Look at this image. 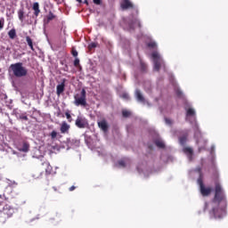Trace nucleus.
Here are the masks:
<instances>
[{"label":"nucleus","instance_id":"34","mask_svg":"<svg viewBox=\"0 0 228 228\" xmlns=\"http://www.w3.org/2000/svg\"><path fill=\"white\" fill-rule=\"evenodd\" d=\"M20 120H28V116L26 115V113L21 114V115H20Z\"/></svg>","mask_w":228,"mask_h":228},{"label":"nucleus","instance_id":"2","mask_svg":"<svg viewBox=\"0 0 228 228\" xmlns=\"http://www.w3.org/2000/svg\"><path fill=\"white\" fill-rule=\"evenodd\" d=\"M9 69L12 71L14 77H26L28 76V68L24 67L22 62L11 64Z\"/></svg>","mask_w":228,"mask_h":228},{"label":"nucleus","instance_id":"38","mask_svg":"<svg viewBox=\"0 0 228 228\" xmlns=\"http://www.w3.org/2000/svg\"><path fill=\"white\" fill-rule=\"evenodd\" d=\"M176 95H177L178 97H183V92L177 90V91H176Z\"/></svg>","mask_w":228,"mask_h":228},{"label":"nucleus","instance_id":"15","mask_svg":"<svg viewBox=\"0 0 228 228\" xmlns=\"http://www.w3.org/2000/svg\"><path fill=\"white\" fill-rule=\"evenodd\" d=\"M187 142H188V132H186L183 135L179 137V143L180 145H183V147L186 145Z\"/></svg>","mask_w":228,"mask_h":228},{"label":"nucleus","instance_id":"11","mask_svg":"<svg viewBox=\"0 0 228 228\" xmlns=\"http://www.w3.org/2000/svg\"><path fill=\"white\" fill-rule=\"evenodd\" d=\"M13 213H14L13 208L4 207L2 215H4L7 216V218H10L13 216Z\"/></svg>","mask_w":228,"mask_h":228},{"label":"nucleus","instance_id":"26","mask_svg":"<svg viewBox=\"0 0 228 228\" xmlns=\"http://www.w3.org/2000/svg\"><path fill=\"white\" fill-rule=\"evenodd\" d=\"M98 45H99V44H97V43H90L88 45V50L92 51L93 49H95V47H97Z\"/></svg>","mask_w":228,"mask_h":228},{"label":"nucleus","instance_id":"42","mask_svg":"<svg viewBox=\"0 0 228 228\" xmlns=\"http://www.w3.org/2000/svg\"><path fill=\"white\" fill-rule=\"evenodd\" d=\"M4 194H0V200H4Z\"/></svg>","mask_w":228,"mask_h":228},{"label":"nucleus","instance_id":"24","mask_svg":"<svg viewBox=\"0 0 228 228\" xmlns=\"http://www.w3.org/2000/svg\"><path fill=\"white\" fill-rule=\"evenodd\" d=\"M42 175H44V174L42 172L39 171H36L33 175L32 177L35 179H42Z\"/></svg>","mask_w":228,"mask_h":228},{"label":"nucleus","instance_id":"46","mask_svg":"<svg viewBox=\"0 0 228 228\" xmlns=\"http://www.w3.org/2000/svg\"><path fill=\"white\" fill-rule=\"evenodd\" d=\"M77 3H82V0H77Z\"/></svg>","mask_w":228,"mask_h":228},{"label":"nucleus","instance_id":"39","mask_svg":"<svg viewBox=\"0 0 228 228\" xmlns=\"http://www.w3.org/2000/svg\"><path fill=\"white\" fill-rule=\"evenodd\" d=\"M72 55L76 58L77 56V51L72 50Z\"/></svg>","mask_w":228,"mask_h":228},{"label":"nucleus","instance_id":"29","mask_svg":"<svg viewBox=\"0 0 228 228\" xmlns=\"http://www.w3.org/2000/svg\"><path fill=\"white\" fill-rule=\"evenodd\" d=\"M8 191H11V197H15V195H17V192H13V187L12 186H9L7 188Z\"/></svg>","mask_w":228,"mask_h":228},{"label":"nucleus","instance_id":"44","mask_svg":"<svg viewBox=\"0 0 228 228\" xmlns=\"http://www.w3.org/2000/svg\"><path fill=\"white\" fill-rule=\"evenodd\" d=\"M53 189L54 190V191H58V189H56V187H53Z\"/></svg>","mask_w":228,"mask_h":228},{"label":"nucleus","instance_id":"8","mask_svg":"<svg viewBox=\"0 0 228 228\" xmlns=\"http://www.w3.org/2000/svg\"><path fill=\"white\" fill-rule=\"evenodd\" d=\"M183 152L187 155L189 161L193 159V149L191 147L185 146L183 148Z\"/></svg>","mask_w":228,"mask_h":228},{"label":"nucleus","instance_id":"7","mask_svg":"<svg viewBox=\"0 0 228 228\" xmlns=\"http://www.w3.org/2000/svg\"><path fill=\"white\" fill-rule=\"evenodd\" d=\"M32 10L34 11L33 19H36L35 24H37V17L40 15V4H38V2H35L32 5Z\"/></svg>","mask_w":228,"mask_h":228},{"label":"nucleus","instance_id":"32","mask_svg":"<svg viewBox=\"0 0 228 228\" xmlns=\"http://www.w3.org/2000/svg\"><path fill=\"white\" fill-rule=\"evenodd\" d=\"M65 116L69 122H72V116H70V112H66Z\"/></svg>","mask_w":228,"mask_h":228},{"label":"nucleus","instance_id":"35","mask_svg":"<svg viewBox=\"0 0 228 228\" xmlns=\"http://www.w3.org/2000/svg\"><path fill=\"white\" fill-rule=\"evenodd\" d=\"M148 47H151V49H154V47H156V43L155 42L149 43Z\"/></svg>","mask_w":228,"mask_h":228},{"label":"nucleus","instance_id":"5","mask_svg":"<svg viewBox=\"0 0 228 228\" xmlns=\"http://www.w3.org/2000/svg\"><path fill=\"white\" fill-rule=\"evenodd\" d=\"M198 184L200 186V191L202 197H209V195H211V192L213 191V188L206 187V185L204 184V182L202 181V176H200V178L198 179Z\"/></svg>","mask_w":228,"mask_h":228},{"label":"nucleus","instance_id":"37","mask_svg":"<svg viewBox=\"0 0 228 228\" xmlns=\"http://www.w3.org/2000/svg\"><path fill=\"white\" fill-rule=\"evenodd\" d=\"M78 65H79V59H75V61H74V66H75V67H78Z\"/></svg>","mask_w":228,"mask_h":228},{"label":"nucleus","instance_id":"16","mask_svg":"<svg viewBox=\"0 0 228 228\" xmlns=\"http://www.w3.org/2000/svg\"><path fill=\"white\" fill-rule=\"evenodd\" d=\"M69 129H70V125L67 124V122H62L61 125V133L65 134L69 132Z\"/></svg>","mask_w":228,"mask_h":228},{"label":"nucleus","instance_id":"14","mask_svg":"<svg viewBox=\"0 0 228 228\" xmlns=\"http://www.w3.org/2000/svg\"><path fill=\"white\" fill-rule=\"evenodd\" d=\"M135 97L138 102H145V98L143 97V94H142V92L140 89H137L135 91Z\"/></svg>","mask_w":228,"mask_h":228},{"label":"nucleus","instance_id":"20","mask_svg":"<svg viewBox=\"0 0 228 228\" xmlns=\"http://www.w3.org/2000/svg\"><path fill=\"white\" fill-rule=\"evenodd\" d=\"M9 38H11V40L15 39V37H17V32L15 31V28H12L9 32Z\"/></svg>","mask_w":228,"mask_h":228},{"label":"nucleus","instance_id":"21","mask_svg":"<svg viewBox=\"0 0 228 228\" xmlns=\"http://www.w3.org/2000/svg\"><path fill=\"white\" fill-rule=\"evenodd\" d=\"M47 22H51V20H54L56 19V15L53 13V12H49L48 15L46 16Z\"/></svg>","mask_w":228,"mask_h":228},{"label":"nucleus","instance_id":"13","mask_svg":"<svg viewBox=\"0 0 228 228\" xmlns=\"http://www.w3.org/2000/svg\"><path fill=\"white\" fill-rule=\"evenodd\" d=\"M44 167H46L45 168V174L47 175H51V174H53V166H51V164L48 161H45L42 164Z\"/></svg>","mask_w":228,"mask_h":228},{"label":"nucleus","instance_id":"22","mask_svg":"<svg viewBox=\"0 0 228 228\" xmlns=\"http://www.w3.org/2000/svg\"><path fill=\"white\" fill-rule=\"evenodd\" d=\"M18 17L20 20V22H24V10L20 9L18 11Z\"/></svg>","mask_w":228,"mask_h":228},{"label":"nucleus","instance_id":"10","mask_svg":"<svg viewBox=\"0 0 228 228\" xmlns=\"http://www.w3.org/2000/svg\"><path fill=\"white\" fill-rule=\"evenodd\" d=\"M98 127L103 131V133H107L109 126L108 122L105 121V119L98 122Z\"/></svg>","mask_w":228,"mask_h":228},{"label":"nucleus","instance_id":"23","mask_svg":"<svg viewBox=\"0 0 228 228\" xmlns=\"http://www.w3.org/2000/svg\"><path fill=\"white\" fill-rule=\"evenodd\" d=\"M155 145H157L159 149H165V142H163L161 140H156Z\"/></svg>","mask_w":228,"mask_h":228},{"label":"nucleus","instance_id":"40","mask_svg":"<svg viewBox=\"0 0 228 228\" xmlns=\"http://www.w3.org/2000/svg\"><path fill=\"white\" fill-rule=\"evenodd\" d=\"M74 190H76V186L74 185L69 188V191H74Z\"/></svg>","mask_w":228,"mask_h":228},{"label":"nucleus","instance_id":"1","mask_svg":"<svg viewBox=\"0 0 228 228\" xmlns=\"http://www.w3.org/2000/svg\"><path fill=\"white\" fill-rule=\"evenodd\" d=\"M210 208L211 218H224L227 215V198L219 182L215 183V196L210 203Z\"/></svg>","mask_w":228,"mask_h":228},{"label":"nucleus","instance_id":"25","mask_svg":"<svg viewBox=\"0 0 228 228\" xmlns=\"http://www.w3.org/2000/svg\"><path fill=\"white\" fill-rule=\"evenodd\" d=\"M186 116L187 117H195V110H193L192 108L188 109L187 112H186Z\"/></svg>","mask_w":228,"mask_h":228},{"label":"nucleus","instance_id":"27","mask_svg":"<svg viewBox=\"0 0 228 228\" xmlns=\"http://www.w3.org/2000/svg\"><path fill=\"white\" fill-rule=\"evenodd\" d=\"M122 116L125 118H127L128 117H131V112L129 110H122Z\"/></svg>","mask_w":228,"mask_h":228},{"label":"nucleus","instance_id":"31","mask_svg":"<svg viewBox=\"0 0 228 228\" xmlns=\"http://www.w3.org/2000/svg\"><path fill=\"white\" fill-rule=\"evenodd\" d=\"M165 122L167 126H172V124H174V121H172V119L165 118Z\"/></svg>","mask_w":228,"mask_h":228},{"label":"nucleus","instance_id":"19","mask_svg":"<svg viewBox=\"0 0 228 228\" xmlns=\"http://www.w3.org/2000/svg\"><path fill=\"white\" fill-rule=\"evenodd\" d=\"M26 42H27L28 45L30 47L31 51H35V48L33 47V40L31 39V37L29 36L26 37Z\"/></svg>","mask_w":228,"mask_h":228},{"label":"nucleus","instance_id":"45","mask_svg":"<svg viewBox=\"0 0 228 228\" xmlns=\"http://www.w3.org/2000/svg\"><path fill=\"white\" fill-rule=\"evenodd\" d=\"M209 206V204L205 203V208H208Z\"/></svg>","mask_w":228,"mask_h":228},{"label":"nucleus","instance_id":"3","mask_svg":"<svg viewBox=\"0 0 228 228\" xmlns=\"http://www.w3.org/2000/svg\"><path fill=\"white\" fill-rule=\"evenodd\" d=\"M74 99L75 106H82L83 108H86V90H85V88L81 90L80 95L79 94H75Z\"/></svg>","mask_w":228,"mask_h":228},{"label":"nucleus","instance_id":"12","mask_svg":"<svg viewBox=\"0 0 228 228\" xmlns=\"http://www.w3.org/2000/svg\"><path fill=\"white\" fill-rule=\"evenodd\" d=\"M65 92V80L61 82V84L58 85L56 87V94L57 95H61Z\"/></svg>","mask_w":228,"mask_h":228},{"label":"nucleus","instance_id":"43","mask_svg":"<svg viewBox=\"0 0 228 228\" xmlns=\"http://www.w3.org/2000/svg\"><path fill=\"white\" fill-rule=\"evenodd\" d=\"M84 4H88V0H85V1H84Z\"/></svg>","mask_w":228,"mask_h":228},{"label":"nucleus","instance_id":"6","mask_svg":"<svg viewBox=\"0 0 228 228\" xmlns=\"http://www.w3.org/2000/svg\"><path fill=\"white\" fill-rule=\"evenodd\" d=\"M75 126L78 127V129H86L88 127V119L83 116H78L75 121Z\"/></svg>","mask_w":228,"mask_h":228},{"label":"nucleus","instance_id":"9","mask_svg":"<svg viewBox=\"0 0 228 228\" xmlns=\"http://www.w3.org/2000/svg\"><path fill=\"white\" fill-rule=\"evenodd\" d=\"M121 8L122 10H129V8H134V5H133V3L129 0H123L121 3Z\"/></svg>","mask_w":228,"mask_h":228},{"label":"nucleus","instance_id":"41","mask_svg":"<svg viewBox=\"0 0 228 228\" xmlns=\"http://www.w3.org/2000/svg\"><path fill=\"white\" fill-rule=\"evenodd\" d=\"M94 4H101V0H93Z\"/></svg>","mask_w":228,"mask_h":228},{"label":"nucleus","instance_id":"4","mask_svg":"<svg viewBox=\"0 0 228 228\" xmlns=\"http://www.w3.org/2000/svg\"><path fill=\"white\" fill-rule=\"evenodd\" d=\"M151 58L154 63V70L159 72L161 67H165V61H163V59H161V56L158 52H153L151 53Z\"/></svg>","mask_w":228,"mask_h":228},{"label":"nucleus","instance_id":"18","mask_svg":"<svg viewBox=\"0 0 228 228\" xmlns=\"http://www.w3.org/2000/svg\"><path fill=\"white\" fill-rule=\"evenodd\" d=\"M133 26L142 28V23L140 22V20H138V18H134V20H132L130 27L133 28Z\"/></svg>","mask_w":228,"mask_h":228},{"label":"nucleus","instance_id":"36","mask_svg":"<svg viewBox=\"0 0 228 228\" xmlns=\"http://www.w3.org/2000/svg\"><path fill=\"white\" fill-rule=\"evenodd\" d=\"M122 99H126V100H129V94H122Z\"/></svg>","mask_w":228,"mask_h":228},{"label":"nucleus","instance_id":"28","mask_svg":"<svg viewBox=\"0 0 228 228\" xmlns=\"http://www.w3.org/2000/svg\"><path fill=\"white\" fill-rule=\"evenodd\" d=\"M118 163L119 167H122L123 168H125L126 163H127V160L126 159H121Z\"/></svg>","mask_w":228,"mask_h":228},{"label":"nucleus","instance_id":"17","mask_svg":"<svg viewBox=\"0 0 228 228\" xmlns=\"http://www.w3.org/2000/svg\"><path fill=\"white\" fill-rule=\"evenodd\" d=\"M20 152H28L29 151V143L23 142L21 148L19 149Z\"/></svg>","mask_w":228,"mask_h":228},{"label":"nucleus","instance_id":"30","mask_svg":"<svg viewBox=\"0 0 228 228\" xmlns=\"http://www.w3.org/2000/svg\"><path fill=\"white\" fill-rule=\"evenodd\" d=\"M50 136L52 138V140H55L56 136H58V132L56 131H52V133L50 134Z\"/></svg>","mask_w":228,"mask_h":228},{"label":"nucleus","instance_id":"33","mask_svg":"<svg viewBox=\"0 0 228 228\" xmlns=\"http://www.w3.org/2000/svg\"><path fill=\"white\" fill-rule=\"evenodd\" d=\"M4 28V18L0 19V31Z\"/></svg>","mask_w":228,"mask_h":228}]
</instances>
